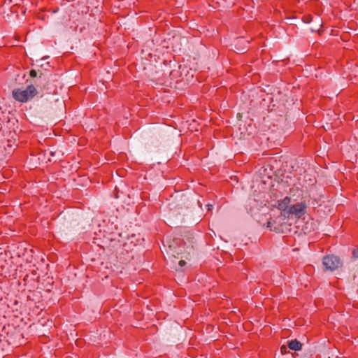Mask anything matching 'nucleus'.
<instances>
[{
  "instance_id": "20",
  "label": "nucleus",
  "mask_w": 358,
  "mask_h": 358,
  "mask_svg": "<svg viewBox=\"0 0 358 358\" xmlns=\"http://www.w3.org/2000/svg\"><path fill=\"white\" fill-rule=\"evenodd\" d=\"M40 66H43V62H41Z\"/></svg>"
},
{
  "instance_id": "3",
  "label": "nucleus",
  "mask_w": 358,
  "mask_h": 358,
  "mask_svg": "<svg viewBox=\"0 0 358 358\" xmlns=\"http://www.w3.org/2000/svg\"><path fill=\"white\" fill-rule=\"evenodd\" d=\"M186 245L187 243L184 242L183 245H179L178 250H176L174 245H169V248L173 252L175 257L179 258L181 255V258L189 259V256L193 250V245L192 244Z\"/></svg>"
},
{
  "instance_id": "5",
  "label": "nucleus",
  "mask_w": 358,
  "mask_h": 358,
  "mask_svg": "<svg viewBox=\"0 0 358 358\" xmlns=\"http://www.w3.org/2000/svg\"><path fill=\"white\" fill-rule=\"evenodd\" d=\"M306 207L307 205L305 202H300L290 206L288 208L287 215H294L296 217H300L305 214Z\"/></svg>"
},
{
  "instance_id": "14",
  "label": "nucleus",
  "mask_w": 358,
  "mask_h": 358,
  "mask_svg": "<svg viewBox=\"0 0 358 358\" xmlns=\"http://www.w3.org/2000/svg\"><path fill=\"white\" fill-rule=\"evenodd\" d=\"M280 351L283 354V353H286L287 352V348L285 346V345H282L281 348H280Z\"/></svg>"
},
{
  "instance_id": "13",
  "label": "nucleus",
  "mask_w": 358,
  "mask_h": 358,
  "mask_svg": "<svg viewBox=\"0 0 358 358\" xmlns=\"http://www.w3.org/2000/svg\"><path fill=\"white\" fill-rule=\"evenodd\" d=\"M37 73H37V71H36V70H31V71H30V76H31V77H36Z\"/></svg>"
},
{
  "instance_id": "15",
  "label": "nucleus",
  "mask_w": 358,
  "mask_h": 358,
  "mask_svg": "<svg viewBox=\"0 0 358 358\" xmlns=\"http://www.w3.org/2000/svg\"><path fill=\"white\" fill-rule=\"evenodd\" d=\"M353 255H354L355 257L358 258V248L354 250Z\"/></svg>"
},
{
  "instance_id": "16",
  "label": "nucleus",
  "mask_w": 358,
  "mask_h": 358,
  "mask_svg": "<svg viewBox=\"0 0 358 358\" xmlns=\"http://www.w3.org/2000/svg\"><path fill=\"white\" fill-rule=\"evenodd\" d=\"M272 225H273L272 222H271V221H268L267 222V223H266V227L267 228H270L271 229L272 227Z\"/></svg>"
},
{
  "instance_id": "1",
  "label": "nucleus",
  "mask_w": 358,
  "mask_h": 358,
  "mask_svg": "<svg viewBox=\"0 0 358 358\" xmlns=\"http://www.w3.org/2000/svg\"><path fill=\"white\" fill-rule=\"evenodd\" d=\"M166 42L169 45L167 47L170 45L174 52H180L187 45L188 40L186 37L173 32L169 34Z\"/></svg>"
},
{
  "instance_id": "9",
  "label": "nucleus",
  "mask_w": 358,
  "mask_h": 358,
  "mask_svg": "<svg viewBox=\"0 0 358 358\" xmlns=\"http://www.w3.org/2000/svg\"><path fill=\"white\" fill-rule=\"evenodd\" d=\"M321 27H322V24L320 23V22H318L317 24L315 27L310 28V31L312 32L319 31Z\"/></svg>"
},
{
  "instance_id": "2",
  "label": "nucleus",
  "mask_w": 358,
  "mask_h": 358,
  "mask_svg": "<svg viewBox=\"0 0 358 358\" xmlns=\"http://www.w3.org/2000/svg\"><path fill=\"white\" fill-rule=\"evenodd\" d=\"M36 94V90L33 85H29L27 89H15L13 90V98L20 102H26Z\"/></svg>"
},
{
  "instance_id": "4",
  "label": "nucleus",
  "mask_w": 358,
  "mask_h": 358,
  "mask_svg": "<svg viewBox=\"0 0 358 358\" xmlns=\"http://www.w3.org/2000/svg\"><path fill=\"white\" fill-rule=\"evenodd\" d=\"M322 264L325 270L330 271H335L342 266L341 259L335 255H329L324 257Z\"/></svg>"
},
{
  "instance_id": "8",
  "label": "nucleus",
  "mask_w": 358,
  "mask_h": 358,
  "mask_svg": "<svg viewBox=\"0 0 358 358\" xmlns=\"http://www.w3.org/2000/svg\"><path fill=\"white\" fill-rule=\"evenodd\" d=\"M287 346L290 350L299 351L301 350L302 344L298 340H291L287 342Z\"/></svg>"
},
{
  "instance_id": "18",
  "label": "nucleus",
  "mask_w": 358,
  "mask_h": 358,
  "mask_svg": "<svg viewBox=\"0 0 358 358\" xmlns=\"http://www.w3.org/2000/svg\"><path fill=\"white\" fill-rule=\"evenodd\" d=\"M206 208H207L208 210H211L213 208V206L212 204H207Z\"/></svg>"
},
{
  "instance_id": "10",
  "label": "nucleus",
  "mask_w": 358,
  "mask_h": 358,
  "mask_svg": "<svg viewBox=\"0 0 358 358\" xmlns=\"http://www.w3.org/2000/svg\"><path fill=\"white\" fill-rule=\"evenodd\" d=\"M185 264H186V262L185 260H183V259L180 260L178 262V265H179L180 268H176V271H182L181 268L183 267Z\"/></svg>"
},
{
  "instance_id": "19",
  "label": "nucleus",
  "mask_w": 358,
  "mask_h": 358,
  "mask_svg": "<svg viewBox=\"0 0 358 358\" xmlns=\"http://www.w3.org/2000/svg\"><path fill=\"white\" fill-rule=\"evenodd\" d=\"M39 78H42V73H41Z\"/></svg>"
},
{
  "instance_id": "6",
  "label": "nucleus",
  "mask_w": 358,
  "mask_h": 358,
  "mask_svg": "<svg viewBox=\"0 0 358 358\" xmlns=\"http://www.w3.org/2000/svg\"><path fill=\"white\" fill-rule=\"evenodd\" d=\"M289 202L290 199L289 197H285L284 199L278 201V208L284 212L285 215L288 213V208L290 207Z\"/></svg>"
},
{
  "instance_id": "17",
  "label": "nucleus",
  "mask_w": 358,
  "mask_h": 358,
  "mask_svg": "<svg viewBox=\"0 0 358 358\" xmlns=\"http://www.w3.org/2000/svg\"><path fill=\"white\" fill-rule=\"evenodd\" d=\"M48 154H49L50 156L56 157V152H55V151H49V152H48Z\"/></svg>"
},
{
  "instance_id": "21",
  "label": "nucleus",
  "mask_w": 358,
  "mask_h": 358,
  "mask_svg": "<svg viewBox=\"0 0 358 358\" xmlns=\"http://www.w3.org/2000/svg\"><path fill=\"white\" fill-rule=\"evenodd\" d=\"M40 66H43V62H41Z\"/></svg>"
},
{
  "instance_id": "7",
  "label": "nucleus",
  "mask_w": 358,
  "mask_h": 358,
  "mask_svg": "<svg viewBox=\"0 0 358 358\" xmlns=\"http://www.w3.org/2000/svg\"><path fill=\"white\" fill-rule=\"evenodd\" d=\"M248 43L249 41L244 40L243 38H238L234 41L235 48L237 51H243L245 49V45Z\"/></svg>"
},
{
  "instance_id": "12",
  "label": "nucleus",
  "mask_w": 358,
  "mask_h": 358,
  "mask_svg": "<svg viewBox=\"0 0 358 358\" xmlns=\"http://www.w3.org/2000/svg\"><path fill=\"white\" fill-rule=\"evenodd\" d=\"M55 152H56V157H59L64 155V153L62 152V150H55Z\"/></svg>"
},
{
  "instance_id": "11",
  "label": "nucleus",
  "mask_w": 358,
  "mask_h": 358,
  "mask_svg": "<svg viewBox=\"0 0 358 358\" xmlns=\"http://www.w3.org/2000/svg\"><path fill=\"white\" fill-rule=\"evenodd\" d=\"M170 210H171V212H170V213H169V218H170V219H172V218L175 216V214H176V213H175V212H176V210H173V209L172 208H171V209H170Z\"/></svg>"
}]
</instances>
